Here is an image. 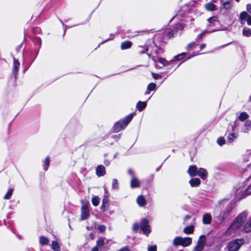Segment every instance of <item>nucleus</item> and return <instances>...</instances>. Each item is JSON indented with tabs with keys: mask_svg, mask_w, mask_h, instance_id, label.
Returning <instances> with one entry per match:
<instances>
[{
	"mask_svg": "<svg viewBox=\"0 0 251 251\" xmlns=\"http://www.w3.org/2000/svg\"><path fill=\"white\" fill-rule=\"evenodd\" d=\"M50 164V158L49 157H47L44 162V169L47 171L48 169Z\"/></svg>",
	"mask_w": 251,
	"mask_h": 251,
	"instance_id": "nucleus-37",
	"label": "nucleus"
},
{
	"mask_svg": "<svg viewBox=\"0 0 251 251\" xmlns=\"http://www.w3.org/2000/svg\"><path fill=\"white\" fill-rule=\"evenodd\" d=\"M119 251H130L127 247H125L121 249Z\"/></svg>",
	"mask_w": 251,
	"mask_h": 251,
	"instance_id": "nucleus-53",
	"label": "nucleus"
},
{
	"mask_svg": "<svg viewBox=\"0 0 251 251\" xmlns=\"http://www.w3.org/2000/svg\"><path fill=\"white\" fill-rule=\"evenodd\" d=\"M192 56H189L188 58H190Z\"/></svg>",
	"mask_w": 251,
	"mask_h": 251,
	"instance_id": "nucleus-62",
	"label": "nucleus"
},
{
	"mask_svg": "<svg viewBox=\"0 0 251 251\" xmlns=\"http://www.w3.org/2000/svg\"><path fill=\"white\" fill-rule=\"evenodd\" d=\"M13 190L10 189L8 190L7 192L4 197V199H9L12 195Z\"/></svg>",
	"mask_w": 251,
	"mask_h": 251,
	"instance_id": "nucleus-39",
	"label": "nucleus"
},
{
	"mask_svg": "<svg viewBox=\"0 0 251 251\" xmlns=\"http://www.w3.org/2000/svg\"><path fill=\"white\" fill-rule=\"evenodd\" d=\"M213 244H214V242H211L210 243L208 242L206 244V246H207V247H211Z\"/></svg>",
	"mask_w": 251,
	"mask_h": 251,
	"instance_id": "nucleus-57",
	"label": "nucleus"
},
{
	"mask_svg": "<svg viewBox=\"0 0 251 251\" xmlns=\"http://www.w3.org/2000/svg\"><path fill=\"white\" fill-rule=\"evenodd\" d=\"M205 7L208 11H214L217 9L216 5L213 3L210 2L205 5Z\"/></svg>",
	"mask_w": 251,
	"mask_h": 251,
	"instance_id": "nucleus-24",
	"label": "nucleus"
},
{
	"mask_svg": "<svg viewBox=\"0 0 251 251\" xmlns=\"http://www.w3.org/2000/svg\"><path fill=\"white\" fill-rule=\"evenodd\" d=\"M226 143V140L225 139L223 138V137H220L218 139H217V143L220 145V146H222L223 145H224Z\"/></svg>",
	"mask_w": 251,
	"mask_h": 251,
	"instance_id": "nucleus-43",
	"label": "nucleus"
},
{
	"mask_svg": "<svg viewBox=\"0 0 251 251\" xmlns=\"http://www.w3.org/2000/svg\"><path fill=\"white\" fill-rule=\"evenodd\" d=\"M217 29H216V28H212L211 30L210 31H208V30H204L202 33H201V34H199L197 37V40H201L202 38V37L205 35V34L206 33H210L211 32H213V31H215L216 30H217Z\"/></svg>",
	"mask_w": 251,
	"mask_h": 251,
	"instance_id": "nucleus-25",
	"label": "nucleus"
},
{
	"mask_svg": "<svg viewBox=\"0 0 251 251\" xmlns=\"http://www.w3.org/2000/svg\"><path fill=\"white\" fill-rule=\"evenodd\" d=\"M152 76L154 79H157L159 77V75L152 73Z\"/></svg>",
	"mask_w": 251,
	"mask_h": 251,
	"instance_id": "nucleus-52",
	"label": "nucleus"
},
{
	"mask_svg": "<svg viewBox=\"0 0 251 251\" xmlns=\"http://www.w3.org/2000/svg\"><path fill=\"white\" fill-rule=\"evenodd\" d=\"M227 200L223 199L219 200L215 205L214 209L213 214L217 221L220 223L224 222L229 217L231 212L233 209V204L229 203L226 207L225 209L219 213L220 210L223 208L226 201Z\"/></svg>",
	"mask_w": 251,
	"mask_h": 251,
	"instance_id": "nucleus-1",
	"label": "nucleus"
},
{
	"mask_svg": "<svg viewBox=\"0 0 251 251\" xmlns=\"http://www.w3.org/2000/svg\"><path fill=\"white\" fill-rule=\"evenodd\" d=\"M40 243L42 245H48L49 243V239L44 236H41L39 238Z\"/></svg>",
	"mask_w": 251,
	"mask_h": 251,
	"instance_id": "nucleus-29",
	"label": "nucleus"
},
{
	"mask_svg": "<svg viewBox=\"0 0 251 251\" xmlns=\"http://www.w3.org/2000/svg\"><path fill=\"white\" fill-rule=\"evenodd\" d=\"M99 247L97 246L92 248L91 251H99Z\"/></svg>",
	"mask_w": 251,
	"mask_h": 251,
	"instance_id": "nucleus-54",
	"label": "nucleus"
},
{
	"mask_svg": "<svg viewBox=\"0 0 251 251\" xmlns=\"http://www.w3.org/2000/svg\"><path fill=\"white\" fill-rule=\"evenodd\" d=\"M187 55L186 53H180L175 57V58L177 60H180L183 58Z\"/></svg>",
	"mask_w": 251,
	"mask_h": 251,
	"instance_id": "nucleus-42",
	"label": "nucleus"
},
{
	"mask_svg": "<svg viewBox=\"0 0 251 251\" xmlns=\"http://www.w3.org/2000/svg\"><path fill=\"white\" fill-rule=\"evenodd\" d=\"M250 100H251V97H250Z\"/></svg>",
	"mask_w": 251,
	"mask_h": 251,
	"instance_id": "nucleus-63",
	"label": "nucleus"
},
{
	"mask_svg": "<svg viewBox=\"0 0 251 251\" xmlns=\"http://www.w3.org/2000/svg\"><path fill=\"white\" fill-rule=\"evenodd\" d=\"M243 34L244 36L249 37L251 36V29L249 28H244L243 29Z\"/></svg>",
	"mask_w": 251,
	"mask_h": 251,
	"instance_id": "nucleus-35",
	"label": "nucleus"
},
{
	"mask_svg": "<svg viewBox=\"0 0 251 251\" xmlns=\"http://www.w3.org/2000/svg\"><path fill=\"white\" fill-rule=\"evenodd\" d=\"M137 202L140 206H144L146 204V200L142 195L139 196L137 199Z\"/></svg>",
	"mask_w": 251,
	"mask_h": 251,
	"instance_id": "nucleus-21",
	"label": "nucleus"
},
{
	"mask_svg": "<svg viewBox=\"0 0 251 251\" xmlns=\"http://www.w3.org/2000/svg\"><path fill=\"white\" fill-rule=\"evenodd\" d=\"M248 214L249 213L247 211H244L241 212L233 220L229 227V228L234 231H236L239 229L246 220Z\"/></svg>",
	"mask_w": 251,
	"mask_h": 251,
	"instance_id": "nucleus-2",
	"label": "nucleus"
},
{
	"mask_svg": "<svg viewBox=\"0 0 251 251\" xmlns=\"http://www.w3.org/2000/svg\"><path fill=\"white\" fill-rule=\"evenodd\" d=\"M184 232L186 234H191L194 231V227L192 226H188L184 228Z\"/></svg>",
	"mask_w": 251,
	"mask_h": 251,
	"instance_id": "nucleus-33",
	"label": "nucleus"
},
{
	"mask_svg": "<svg viewBox=\"0 0 251 251\" xmlns=\"http://www.w3.org/2000/svg\"><path fill=\"white\" fill-rule=\"evenodd\" d=\"M244 230L245 232H251V217L244 225Z\"/></svg>",
	"mask_w": 251,
	"mask_h": 251,
	"instance_id": "nucleus-23",
	"label": "nucleus"
},
{
	"mask_svg": "<svg viewBox=\"0 0 251 251\" xmlns=\"http://www.w3.org/2000/svg\"><path fill=\"white\" fill-rule=\"evenodd\" d=\"M211 216L208 213H205L203 215L202 222L204 224H210L211 222Z\"/></svg>",
	"mask_w": 251,
	"mask_h": 251,
	"instance_id": "nucleus-18",
	"label": "nucleus"
},
{
	"mask_svg": "<svg viewBox=\"0 0 251 251\" xmlns=\"http://www.w3.org/2000/svg\"><path fill=\"white\" fill-rule=\"evenodd\" d=\"M140 227L145 234H148L151 232L150 226L147 219H144L141 221Z\"/></svg>",
	"mask_w": 251,
	"mask_h": 251,
	"instance_id": "nucleus-9",
	"label": "nucleus"
},
{
	"mask_svg": "<svg viewBox=\"0 0 251 251\" xmlns=\"http://www.w3.org/2000/svg\"><path fill=\"white\" fill-rule=\"evenodd\" d=\"M206 243V237L204 235H201L194 248L193 251H202Z\"/></svg>",
	"mask_w": 251,
	"mask_h": 251,
	"instance_id": "nucleus-6",
	"label": "nucleus"
},
{
	"mask_svg": "<svg viewBox=\"0 0 251 251\" xmlns=\"http://www.w3.org/2000/svg\"><path fill=\"white\" fill-rule=\"evenodd\" d=\"M20 64L18 59L14 58L13 67V73L15 76H16L20 68Z\"/></svg>",
	"mask_w": 251,
	"mask_h": 251,
	"instance_id": "nucleus-13",
	"label": "nucleus"
},
{
	"mask_svg": "<svg viewBox=\"0 0 251 251\" xmlns=\"http://www.w3.org/2000/svg\"><path fill=\"white\" fill-rule=\"evenodd\" d=\"M184 26L181 24H176L174 26V29L167 32V35L169 38H171L179 30H182Z\"/></svg>",
	"mask_w": 251,
	"mask_h": 251,
	"instance_id": "nucleus-10",
	"label": "nucleus"
},
{
	"mask_svg": "<svg viewBox=\"0 0 251 251\" xmlns=\"http://www.w3.org/2000/svg\"><path fill=\"white\" fill-rule=\"evenodd\" d=\"M197 44L195 42H192L189 44L187 45L186 47V49L187 50H189L192 48H194V47H196L197 46Z\"/></svg>",
	"mask_w": 251,
	"mask_h": 251,
	"instance_id": "nucleus-40",
	"label": "nucleus"
},
{
	"mask_svg": "<svg viewBox=\"0 0 251 251\" xmlns=\"http://www.w3.org/2000/svg\"><path fill=\"white\" fill-rule=\"evenodd\" d=\"M197 175L202 179H205L207 176V172L203 168H200L198 171Z\"/></svg>",
	"mask_w": 251,
	"mask_h": 251,
	"instance_id": "nucleus-16",
	"label": "nucleus"
},
{
	"mask_svg": "<svg viewBox=\"0 0 251 251\" xmlns=\"http://www.w3.org/2000/svg\"><path fill=\"white\" fill-rule=\"evenodd\" d=\"M105 228L106 227L104 225H100L98 227L99 230L102 232L105 231Z\"/></svg>",
	"mask_w": 251,
	"mask_h": 251,
	"instance_id": "nucleus-48",
	"label": "nucleus"
},
{
	"mask_svg": "<svg viewBox=\"0 0 251 251\" xmlns=\"http://www.w3.org/2000/svg\"><path fill=\"white\" fill-rule=\"evenodd\" d=\"M234 129H235V127H232V130L234 131Z\"/></svg>",
	"mask_w": 251,
	"mask_h": 251,
	"instance_id": "nucleus-60",
	"label": "nucleus"
},
{
	"mask_svg": "<svg viewBox=\"0 0 251 251\" xmlns=\"http://www.w3.org/2000/svg\"><path fill=\"white\" fill-rule=\"evenodd\" d=\"M89 216V209L87 203H84L81 208V220H84Z\"/></svg>",
	"mask_w": 251,
	"mask_h": 251,
	"instance_id": "nucleus-7",
	"label": "nucleus"
},
{
	"mask_svg": "<svg viewBox=\"0 0 251 251\" xmlns=\"http://www.w3.org/2000/svg\"><path fill=\"white\" fill-rule=\"evenodd\" d=\"M148 49L147 46L142 47L139 46L137 48V51L139 54H143L148 51Z\"/></svg>",
	"mask_w": 251,
	"mask_h": 251,
	"instance_id": "nucleus-28",
	"label": "nucleus"
},
{
	"mask_svg": "<svg viewBox=\"0 0 251 251\" xmlns=\"http://www.w3.org/2000/svg\"><path fill=\"white\" fill-rule=\"evenodd\" d=\"M148 251H157V246L156 245H149L148 248Z\"/></svg>",
	"mask_w": 251,
	"mask_h": 251,
	"instance_id": "nucleus-45",
	"label": "nucleus"
},
{
	"mask_svg": "<svg viewBox=\"0 0 251 251\" xmlns=\"http://www.w3.org/2000/svg\"><path fill=\"white\" fill-rule=\"evenodd\" d=\"M191 237L182 238L180 236L176 237L173 240V245L175 246H182L183 247L189 246L192 244Z\"/></svg>",
	"mask_w": 251,
	"mask_h": 251,
	"instance_id": "nucleus-4",
	"label": "nucleus"
},
{
	"mask_svg": "<svg viewBox=\"0 0 251 251\" xmlns=\"http://www.w3.org/2000/svg\"><path fill=\"white\" fill-rule=\"evenodd\" d=\"M140 228V225L138 223H134L133 225V230L135 231H137Z\"/></svg>",
	"mask_w": 251,
	"mask_h": 251,
	"instance_id": "nucleus-47",
	"label": "nucleus"
},
{
	"mask_svg": "<svg viewBox=\"0 0 251 251\" xmlns=\"http://www.w3.org/2000/svg\"><path fill=\"white\" fill-rule=\"evenodd\" d=\"M188 173L191 176H194L197 175V168L195 165L190 166L188 170Z\"/></svg>",
	"mask_w": 251,
	"mask_h": 251,
	"instance_id": "nucleus-15",
	"label": "nucleus"
},
{
	"mask_svg": "<svg viewBox=\"0 0 251 251\" xmlns=\"http://www.w3.org/2000/svg\"><path fill=\"white\" fill-rule=\"evenodd\" d=\"M206 47V45L205 44H202L200 45V48L201 50L204 49Z\"/></svg>",
	"mask_w": 251,
	"mask_h": 251,
	"instance_id": "nucleus-56",
	"label": "nucleus"
},
{
	"mask_svg": "<svg viewBox=\"0 0 251 251\" xmlns=\"http://www.w3.org/2000/svg\"><path fill=\"white\" fill-rule=\"evenodd\" d=\"M112 137L115 140L118 141L120 138V135H115L112 136Z\"/></svg>",
	"mask_w": 251,
	"mask_h": 251,
	"instance_id": "nucleus-49",
	"label": "nucleus"
},
{
	"mask_svg": "<svg viewBox=\"0 0 251 251\" xmlns=\"http://www.w3.org/2000/svg\"><path fill=\"white\" fill-rule=\"evenodd\" d=\"M145 94H146V95H147V94H149V91L148 90V91H147V92H146Z\"/></svg>",
	"mask_w": 251,
	"mask_h": 251,
	"instance_id": "nucleus-59",
	"label": "nucleus"
},
{
	"mask_svg": "<svg viewBox=\"0 0 251 251\" xmlns=\"http://www.w3.org/2000/svg\"><path fill=\"white\" fill-rule=\"evenodd\" d=\"M103 163L106 166H109L110 164V161L107 159L104 160Z\"/></svg>",
	"mask_w": 251,
	"mask_h": 251,
	"instance_id": "nucleus-51",
	"label": "nucleus"
},
{
	"mask_svg": "<svg viewBox=\"0 0 251 251\" xmlns=\"http://www.w3.org/2000/svg\"><path fill=\"white\" fill-rule=\"evenodd\" d=\"M108 197L105 195L104 196V198L102 200V203L101 206V208L103 211H105L107 209L108 206Z\"/></svg>",
	"mask_w": 251,
	"mask_h": 251,
	"instance_id": "nucleus-17",
	"label": "nucleus"
},
{
	"mask_svg": "<svg viewBox=\"0 0 251 251\" xmlns=\"http://www.w3.org/2000/svg\"><path fill=\"white\" fill-rule=\"evenodd\" d=\"M244 243L243 239H236L229 242L227 246L228 251H238Z\"/></svg>",
	"mask_w": 251,
	"mask_h": 251,
	"instance_id": "nucleus-5",
	"label": "nucleus"
},
{
	"mask_svg": "<svg viewBox=\"0 0 251 251\" xmlns=\"http://www.w3.org/2000/svg\"><path fill=\"white\" fill-rule=\"evenodd\" d=\"M100 198L97 196H95L92 199V202L94 206H97L99 204Z\"/></svg>",
	"mask_w": 251,
	"mask_h": 251,
	"instance_id": "nucleus-34",
	"label": "nucleus"
},
{
	"mask_svg": "<svg viewBox=\"0 0 251 251\" xmlns=\"http://www.w3.org/2000/svg\"><path fill=\"white\" fill-rule=\"evenodd\" d=\"M249 117V115L247 113L243 112L241 113L238 117V119L241 121H244L247 120Z\"/></svg>",
	"mask_w": 251,
	"mask_h": 251,
	"instance_id": "nucleus-27",
	"label": "nucleus"
},
{
	"mask_svg": "<svg viewBox=\"0 0 251 251\" xmlns=\"http://www.w3.org/2000/svg\"><path fill=\"white\" fill-rule=\"evenodd\" d=\"M131 46V43L130 41H126L123 42L121 44V48L123 50H125L130 48Z\"/></svg>",
	"mask_w": 251,
	"mask_h": 251,
	"instance_id": "nucleus-30",
	"label": "nucleus"
},
{
	"mask_svg": "<svg viewBox=\"0 0 251 251\" xmlns=\"http://www.w3.org/2000/svg\"><path fill=\"white\" fill-rule=\"evenodd\" d=\"M240 20L242 25L245 24L247 21L248 25H251V16L246 12H242L240 15Z\"/></svg>",
	"mask_w": 251,
	"mask_h": 251,
	"instance_id": "nucleus-8",
	"label": "nucleus"
},
{
	"mask_svg": "<svg viewBox=\"0 0 251 251\" xmlns=\"http://www.w3.org/2000/svg\"><path fill=\"white\" fill-rule=\"evenodd\" d=\"M251 194V184L243 192V197Z\"/></svg>",
	"mask_w": 251,
	"mask_h": 251,
	"instance_id": "nucleus-31",
	"label": "nucleus"
},
{
	"mask_svg": "<svg viewBox=\"0 0 251 251\" xmlns=\"http://www.w3.org/2000/svg\"><path fill=\"white\" fill-rule=\"evenodd\" d=\"M221 3L226 10H229L232 7V0H221Z\"/></svg>",
	"mask_w": 251,
	"mask_h": 251,
	"instance_id": "nucleus-12",
	"label": "nucleus"
},
{
	"mask_svg": "<svg viewBox=\"0 0 251 251\" xmlns=\"http://www.w3.org/2000/svg\"><path fill=\"white\" fill-rule=\"evenodd\" d=\"M128 173L129 174H130L132 176V177H133V176H134V173H133V171L131 170H129L128 171Z\"/></svg>",
	"mask_w": 251,
	"mask_h": 251,
	"instance_id": "nucleus-55",
	"label": "nucleus"
},
{
	"mask_svg": "<svg viewBox=\"0 0 251 251\" xmlns=\"http://www.w3.org/2000/svg\"><path fill=\"white\" fill-rule=\"evenodd\" d=\"M237 2H239L240 1V0H235Z\"/></svg>",
	"mask_w": 251,
	"mask_h": 251,
	"instance_id": "nucleus-61",
	"label": "nucleus"
},
{
	"mask_svg": "<svg viewBox=\"0 0 251 251\" xmlns=\"http://www.w3.org/2000/svg\"><path fill=\"white\" fill-rule=\"evenodd\" d=\"M147 106L146 102L138 101L136 104V108L139 111H142Z\"/></svg>",
	"mask_w": 251,
	"mask_h": 251,
	"instance_id": "nucleus-22",
	"label": "nucleus"
},
{
	"mask_svg": "<svg viewBox=\"0 0 251 251\" xmlns=\"http://www.w3.org/2000/svg\"><path fill=\"white\" fill-rule=\"evenodd\" d=\"M104 239L102 237L99 238L97 241L96 246L99 248H101L104 245Z\"/></svg>",
	"mask_w": 251,
	"mask_h": 251,
	"instance_id": "nucleus-36",
	"label": "nucleus"
},
{
	"mask_svg": "<svg viewBox=\"0 0 251 251\" xmlns=\"http://www.w3.org/2000/svg\"><path fill=\"white\" fill-rule=\"evenodd\" d=\"M209 24L208 25V27L214 26L219 24L216 17H212L208 19Z\"/></svg>",
	"mask_w": 251,
	"mask_h": 251,
	"instance_id": "nucleus-19",
	"label": "nucleus"
},
{
	"mask_svg": "<svg viewBox=\"0 0 251 251\" xmlns=\"http://www.w3.org/2000/svg\"><path fill=\"white\" fill-rule=\"evenodd\" d=\"M158 62L161 63L163 66H166L168 64V62L166 59L163 58H159Z\"/></svg>",
	"mask_w": 251,
	"mask_h": 251,
	"instance_id": "nucleus-44",
	"label": "nucleus"
},
{
	"mask_svg": "<svg viewBox=\"0 0 251 251\" xmlns=\"http://www.w3.org/2000/svg\"><path fill=\"white\" fill-rule=\"evenodd\" d=\"M152 60H153L155 63H156V60L155 59V58H154V57H152Z\"/></svg>",
	"mask_w": 251,
	"mask_h": 251,
	"instance_id": "nucleus-58",
	"label": "nucleus"
},
{
	"mask_svg": "<svg viewBox=\"0 0 251 251\" xmlns=\"http://www.w3.org/2000/svg\"><path fill=\"white\" fill-rule=\"evenodd\" d=\"M248 11L251 14V4H248L247 6Z\"/></svg>",
	"mask_w": 251,
	"mask_h": 251,
	"instance_id": "nucleus-50",
	"label": "nucleus"
},
{
	"mask_svg": "<svg viewBox=\"0 0 251 251\" xmlns=\"http://www.w3.org/2000/svg\"><path fill=\"white\" fill-rule=\"evenodd\" d=\"M51 248L54 251H59L60 246L59 243L57 241H52L51 244Z\"/></svg>",
	"mask_w": 251,
	"mask_h": 251,
	"instance_id": "nucleus-32",
	"label": "nucleus"
},
{
	"mask_svg": "<svg viewBox=\"0 0 251 251\" xmlns=\"http://www.w3.org/2000/svg\"><path fill=\"white\" fill-rule=\"evenodd\" d=\"M238 137L237 134L235 133H230L227 137V141L229 143H232Z\"/></svg>",
	"mask_w": 251,
	"mask_h": 251,
	"instance_id": "nucleus-26",
	"label": "nucleus"
},
{
	"mask_svg": "<svg viewBox=\"0 0 251 251\" xmlns=\"http://www.w3.org/2000/svg\"><path fill=\"white\" fill-rule=\"evenodd\" d=\"M189 183L193 187H197L200 184L201 180L198 178H192L190 180Z\"/></svg>",
	"mask_w": 251,
	"mask_h": 251,
	"instance_id": "nucleus-20",
	"label": "nucleus"
},
{
	"mask_svg": "<svg viewBox=\"0 0 251 251\" xmlns=\"http://www.w3.org/2000/svg\"><path fill=\"white\" fill-rule=\"evenodd\" d=\"M112 187L114 189H118V182L117 179H114L113 180Z\"/></svg>",
	"mask_w": 251,
	"mask_h": 251,
	"instance_id": "nucleus-41",
	"label": "nucleus"
},
{
	"mask_svg": "<svg viewBox=\"0 0 251 251\" xmlns=\"http://www.w3.org/2000/svg\"><path fill=\"white\" fill-rule=\"evenodd\" d=\"M133 117V114H130L123 119L117 122L113 127L115 132H118L123 130L130 122Z\"/></svg>",
	"mask_w": 251,
	"mask_h": 251,
	"instance_id": "nucleus-3",
	"label": "nucleus"
},
{
	"mask_svg": "<svg viewBox=\"0 0 251 251\" xmlns=\"http://www.w3.org/2000/svg\"><path fill=\"white\" fill-rule=\"evenodd\" d=\"M140 185V182L139 179L135 176H133L130 181V187L132 188L139 187Z\"/></svg>",
	"mask_w": 251,
	"mask_h": 251,
	"instance_id": "nucleus-14",
	"label": "nucleus"
},
{
	"mask_svg": "<svg viewBox=\"0 0 251 251\" xmlns=\"http://www.w3.org/2000/svg\"><path fill=\"white\" fill-rule=\"evenodd\" d=\"M96 175L99 176H102L106 174L105 168L103 165H98L96 168Z\"/></svg>",
	"mask_w": 251,
	"mask_h": 251,
	"instance_id": "nucleus-11",
	"label": "nucleus"
},
{
	"mask_svg": "<svg viewBox=\"0 0 251 251\" xmlns=\"http://www.w3.org/2000/svg\"><path fill=\"white\" fill-rule=\"evenodd\" d=\"M156 84L154 83H150L147 87V89L149 91H153L156 88Z\"/></svg>",
	"mask_w": 251,
	"mask_h": 251,
	"instance_id": "nucleus-38",
	"label": "nucleus"
},
{
	"mask_svg": "<svg viewBox=\"0 0 251 251\" xmlns=\"http://www.w3.org/2000/svg\"><path fill=\"white\" fill-rule=\"evenodd\" d=\"M244 126L247 127V130H248L251 127V121L249 120L246 121L244 124Z\"/></svg>",
	"mask_w": 251,
	"mask_h": 251,
	"instance_id": "nucleus-46",
	"label": "nucleus"
}]
</instances>
